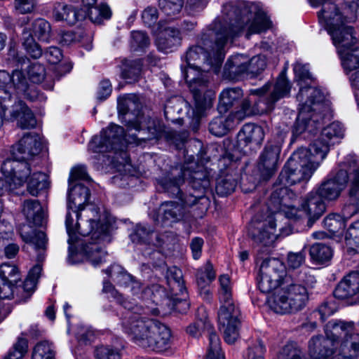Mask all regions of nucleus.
<instances>
[{"label": "nucleus", "instance_id": "2f4dec72", "mask_svg": "<svg viewBox=\"0 0 359 359\" xmlns=\"http://www.w3.org/2000/svg\"><path fill=\"white\" fill-rule=\"evenodd\" d=\"M264 138V131L262 127L255 123H245L238 134L241 144L245 145L254 144L259 146Z\"/></svg>", "mask_w": 359, "mask_h": 359}, {"label": "nucleus", "instance_id": "a18cd8bd", "mask_svg": "<svg viewBox=\"0 0 359 359\" xmlns=\"http://www.w3.org/2000/svg\"><path fill=\"white\" fill-rule=\"evenodd\" d=\"M13 91L10 83L0 86V109L8 111L9 113L13 107L18 103Z\"/></svg>", "mask_w": 359, "mask_h": 359}, {"label": "nucleus", "instance_id": "603ef678", "mask_svg": "<svg viewBox=\"0 0 359 359\" xmlns=\"http://www.w3.org/2000/svg\"><path fill=\"white\" fill-rule=\"evenodd\" d=\"M184 0H159L158 7L162 13L168 17H175L183 7Z\"/></svg>", "mask_w": 359, "mask_h": 359}, {"label": "nucleus", "instance_id": "de8ad7c7", "mask_svg": "<svg viewBox=\"0 0 359 359\" xmlns=\"http://www.w3.org/2000/svg\"><path fill=\"white\" fill-rule=\"evenodd\" d=\"M55 355L53 344L48 341H41L33 348L32 359H55Z\"/></svg>", "mask_w": 359, "mask_h": 359}, {"label": "nucleus", "instance_id": "0eeeda50", "mask_svg": "<svg viewBox=\"0 0 359 359\" xmlns=\"http://www.w3.org/2000/svg\"><path fill=\"white\" fill-rule=\"evenodd\" d=\"M126 311L123 314L122 326L124 332L137 345L143 347L150 332L156 329V320L143 316L145 314L157 316L160 313L158 307L150 309L149 306H133L130 302H120Z\"/></svg>", "mask_w": 359, "mask_h": 359}, {"label": "nucleus", "instance_id": "39448f33", "mask_svg": "<svg viewBox=\"0 0 359 359\" xmlns=\"http://www.w3.org/2000/svg\"><path fill=\"white\" fill-rule=\"evenodd\" d=\"M294 72L299 80L300 89L297 95L299 109L292 130L293 135L298 136L304 133L315 134L329 113L328 104L324 102V93L319 88L303 86V81L311 79L307 65L296 63Z\"/></svg>", "mask_w": 359, "mask_h": 359}, {"label": "nucleus", "instance_id": "ddd939ff", "mask_svg": "<svg viewBox=\"0 0 359 359\" xmlns=\"http://www.w3.org/2000/svg\"><path fill=\"white\" fill-rule=\"evenodd\" d=\"M291 233L289 228H282L280 233H276V224L273 216L267 217L263 221L252 223L250 234L255 243L259 246L258 251L267 252L278 236H285Z\"/></svg>", "mask_w": 359, "mask_h": 359}, {"label": "nucleus", "instance_id": "4d7b16f0", "mask_svg": "<svg viewBox=\"0 0 359 359\" xmlns=\"http://www.w3.org/2000/svg\"><path fill=\"white\" fill-rule=\"evenodd\" d=\"M13 90H16L18 93H24L28 88V82L24 74L19 70L13 71L11 76V81Z\"/></svg>", "mask_w": 359, "mask_h": 359}, {"label": "nucleus", "instance_id": "423d86ee", "mask_svg": "<svg viewBox=\"0 0 359 359\" xmlns=\"http://www.w3.org/2000/svg\"><path fill=\"white\" fill-rule=\"evenodd\" d=\"M340 168L336 173L330 174L313 190L323 201H334L337 200L341 192L349 184L348 194L351 189L352 183L356 182L359 187V161L353 155H348L340 163ZM359 198V191L356 194Z\"/></svg>", "mask_w": 359, "mask_h": 359}, {"label": "nucleus", "instance_id": "393cba45", "mask_svg": "<svg viewBox=\"0 0 359 359\" xmlns=\"http://www.w3.org/2000/svg\"><path fill=\"white\" fill-rule=\"evenodd\" d=\"M155 326L156 329L149 332L146 340L147 343L142 348L154 351H163L168 346L171 336L170 331L165 325L157 320L155 323Z\"/></svg>", "mask_w": 359, "mask_h": 359}, {"label": "nucleus", "instance_id": "69168bd1", "mask_svg": "<svg viewBox=\"0 0 359 359\" xmlns=\"http://www.w3.org/2000/svg\"><path fill=\"white\" fill-rule=\"evenodd\" d=\"M78 180H90V177L87 173L86 168L84 165H76L71 170L68 180L69 186L71 187L72 184Z\"/></svg>", "mask_w": 359, "mask_h": 359}, {"label": "nucleus", "instance_id": "13d9d810", "mask_svg": "<svg viewBox=\"0 0 359 359\" xmlns=\"http://www.w3.org/2000/svg\"><path fill=\"white\" fill-rule=\"evenodd\" d=\"M27 74L32 82L39 83L43 81L46 69L40 63L34 62L29 67Z\"/></svg>", "mask_w": 359, "mask_h": 359}, {"label": "nucleus", "instance_id": "58836bf2", "mask_svg": "<svg viewBox=\"0 0 359 359\" xmlns=\"http://www.w3.org/2000/svg\"><path fill=\"white\" fill-rule=\"evenodd\" d=\"M160 211L165 222L172 223L180 220L185 212L184 208L180 203L168 201L161 204Z\"/></svg>", "mask_w": 359, "mask_h": 359}, {"label": "nucleus", "instance_id": "ea45409f", "mask_svg": "<svg viewBox=\"0 0 359 359\" xmlns=\"http://www.w3.org/2000/svg\"><path fill=\"white\" fill-rule=\"evenodd\" d=\"M196 276L198 285L204 289L203 292H201V294L209 299L210 292L209 290L205 289V287L215 278V272L212 264L210 262H207L203 267L197 271Z\"/></svg>", "mask_w": 359, "mask_h": 359}, {"label": "nucleus", "instance_id": "f3484780", "mask_svg": "<svg viewBox=\"0 0 359 359\" xmlns=\"http://www.w3.org/2000/svg\"><path fill=\"white\" fill-rule=\"evenodd\" d=\"M133 243L146 244L156 248H167L175 241L172 232L160 234L155 232L149 226L138 224L130 234Z\"/></svg>", "mask_w": 359, "mask_h": 359}, {"label": "nucleus", "instance_id": "c85d7f7f", "mask_svg": "<svg viewBox=\"0 0 359 359\" xmlns=\"http://www.w3.org/2000/svg\"><path fill=\"white\" fill-rule=\"evenodd\" d=\"M248 58L246 55L237 54L232 55L226 62L224 68V77L231 81L238 80L248 73Z\"/></svg>", "mask_w": 359, "mask_h": 359}, {"label": "nucleus", "instance_id": "37998d69", "mask_svg": "<svg viewBox=\"0 0 359 359\" xmlns=\"http://www.w3.org/2000/svg\"><path fill=\"white\" fill-rule=\"evenodd\" d=\"M309 255L313 262L323 264L330 261L332 250L326 244L316 243L310 247Z\"/></svg>", "mask_w": 359, "mask_h": 359}, {"label": "nucleus", "instance_id": "412c9836", "mask_svg": "<svg viewBox=\"0 0 359 359\" xmlns=\"http://www.w3.org/2000/svg\"><path fill=\"white\" fill-rule=\"evenodd\" d=\"M300 208L308 217L307 226L311 227L325 213L326 204L316 192L311 191L302 199Z\"/></svg>", "mask_w": 359, "mask_h": 359}, {"label": "nucleus", "instance_id": "79ce46f5", "mask_svg": "<svg viewBox=\"0 0 359 359\" xmlns=\"http://www.w3.org/2000/svg\"><path fill=\"white\" fill-rule=\"evenodd\" d=\"M21 41L22 45L26 50L27 53L29 54L32 57L37 59L42 55V49L41 46L35 41L31 31V28L25 27L23 29Z\"/></svg>", "mask_w": 359, "mask_h": 359}, {"label": "nucleus", "instance_id": "bf43d9fd", "mask_svg": "<svg viewBox=\"0 0 359 359\" xmlns=\"http://www.w3.org/2000/svg\"><path fill=\"white\" fill-rule=\"evenodd\" d=\"M337 309V307L334 301H325L319 306L315 313L318 314L320 319L323 322L327 318L332 315Z\"/></svg>", "mask_w": 359, "mask_h": 359}, {"label": "nucleus", "instance_id": "72a5a7b5", "mask_svg": "<svg viewBox=\"0 0 359 359\" xmlns=\"http://www.w3.org/2000/svg\"><path fill=\"white\" fill-rule=\"evenodd\" d=\"M166 278L170 290L175 296H182L181 299L187 297V288L184 285L183 275L181 269L172 266L167 269Z\"/></svg>", "mask_w": 359, "mask_h": 359}, {"label": "nucleus", "instance_id": "20e7f679", "mask_svg": "<svg viewBox=\"0 0 359 359\" xmlns=\"http://www.w3.org/2000/svg\"><path fill=\"white\" fill-rule=\"evenodd\" d=\"M118 110L121 114L125 116L128 132L134 130L138 134L127 135L123 127L111 124L99 136L93 137L88 144V149L92 152L122 151L128 144L138 145L142 142L157 137L161 133L159 121L142 111V104L137 95L128 94L119 97Z\"/></svg>", "mask_w": 359, "mask_h": 359}, {"label": "nucleus", "instance_id": "5fc2aeb1", "mask_svg": "<svg viewBox=\"0 0 359 359\" xmlns=\"http://www.w3.org/2000/svg\"><path fill=\"white\" fill-rule=\"evenodd\" d=\"M266 67V58L263 55H257L252 57L248 62V73L255 76L260 74Z\"/></svg>", "mask_w": 359, "mask_h": 359}, {"label": "nucleus", "instance_id": "a211bd4d", "mask_svg": "<svg viewBox=\"0 0 359 359\" xmlns=\"http://www.w3.org/2000/svg\"><path fill=\"white\" fill-rule=\"evenodd\" d=\"M204 327L208 332L209 346L205 359H225L224 354L221 348L219 337L213 330L212 325L206 320L195 322L187 328V332L192 337H198L201 335L202 327Z\"/></svg>", "mask_w": 359, "mask_h": 359}, {"label": "nucleus", "instance_id": "dca6fc26", "mask_svg": "<svg viewBox=\"0 0 359 359\" xmlns=\"http://www.w3.org/2000/svg\"><path fill=\"white\" fill-rule=\"evenodd\" d=\"M344 136L342 125L339 122H333L324 128L320 137L309 146L312 154L323 161L332 145L338 143Z\"/></svg>", "mask_w": 359, "mask_h": 359}, {"label": "nucleus", "instance_id": "774afa93", "mask_svg": "<svg viewBox=\"0 0 359 359\" xmlns=\"http://www.w3.org/2000/svg\"><path fill=\"white\" fill-rule=\"evenodd\" d=\"M266 351L264 344L259 341L257 344L248 348L247 359H264V354Z\"/></svg>", "mask_w": 359, "mask_h": 359}, {"label": "nucleus", "instance_id": "c9c22d12", "mask_svg": "<svg viewBox=\"0 0 359 359\" xmlns=\"http://www.w3.org/2000/svg\"><path fill=\"white\" fill-rule=\"evenodd\" d=\"M22 213L30 224L35 226L42 224L44 212L39 201L25 200L22 204Z\"/></svg>", "mask_w": 359, "mask_h": 359}, {"label": "nucleus", "instance_id": "3c124183", "mask_svg": "<svg viewBox=\"0 0 359 359\" xmlns=\"http://www.w3.org/2000/svg\"><path fill=\"white\" fill-rule=\"evenodd\" d=\"M31 31L39 40L48 41L50 36L51 27L48 21L39 18L33 22Z\"/></svg>", "mask_w": 359, "mask_h": 359}, {"label": "nucleus", "instance_id": "6e6552de", "mask_svg": "<svg viewBox=\"0 0 359 359\" xmlns=\"http://www.w3.org/2000/svg\"><path fill=\"white\" fill-rule=\"evenodd\" d=\"M318 17L320 20H325L327 32L339 55H341L356 43L357 39L354 36L353 28L346 24L348 22L346 18L343 17L334 4H325Z\"/></svg>", "mask_w": 359, "mask_h": 359}, {"label": "nucleus", "instance_id": "6ab92c4d", "mask_svg": "<svg viewBox=\"0 0 359 359\" xmlns=\"http://www.w3.org/2000/svg\"><path fill=\"white\" fill-rule=\"evenodd\" d=\"M335 298L347 300L350 304L359 302V271H353L346 276L334 290Z\"/></svg>", "mask_w": 359, "mask_h": 359}, {"label": "nucleus", "instance_id": "4c0bfd02", "mask_svg": "<svg viewBox=\"0 0 359 359\" xmlns=\"http://www.w3.org/2000/svg\"><path fill=\"white\" fill-rule=\"evenodd\" d=\"M243 96L242 90L232 88L224 90L219 99L217 109L219 114L226 113Z\"/></svg>", "mask_w": 359, "mask_h": 359}, {"label": "nucleus", "instance_id": "c756f323", "mask_svg": "<svg viewBox=\"0 0 359 359\" xmlns=\"http://www.w3.org/2000/svg\"><path fill=\"white\" fill-rule=\"evenodd\" d=\"M83 10L86 11L88 17L94 24L100 25L104 20L110 19L111 10L109 5L102 3L96 6L97 0H81Z\"/></svg>", "mask_w": 359, "mask_h": 359}, {"label": "nucleus", "instance_id": "f8f14e48", "mask_svg": "<svg viewBox=\"0 0 359 359\" xmlns=\"http://www.w3.org/2000/svg\"><path fill=\"white\" fill-rule=\"evenodd\" d=\"M271 88V83H267L260 88L250 90L252 95H256L259 97L257 100L253 101L255 109H257L259 106L266 108V111L261 114L271 112L274 109L276 102L290 93V85L284 72H282L278 77L269 97H264V95L269 91Z\"/></svg>", "mask_w": 359, "mask_h": 359}, {"label": "nucleus", "instance_id": "f704fd0d", "mask_svg": "<svg viewBox=\"0 0 359 359\" xmlns=\"http://www.w3.org/2000/svg\"><path fill=\"white\" fill-rule=\"evenodd\" d=\"M22 240L28 244L34 246V249L38 252L37 261L42 262L44 259L43 251L46 250L47 238L44 232L41 231L32 230L29 232H21Z\"/></svg>", "mask_w": 359, "mask_h": 359}, {"label": "nucleus", "instance_id": "f03ea898", "mask_svg": "<svg viewBox=\"0 0 359 359\" xmlns=\"http://www.w3.org/2000/svg\"><path fill=\"white\" fill-rule=\"evenodd\" d=\"M90 195L89 189L83 184L69 188L67 207L73 210L76 220L74 222L70 212L67 213L65 225L69 244L68 260L74 264L86 257L93 265L97 266L107 255L100 244L111 241L110 225L107 222L100 224L94 219H89L81 225L79 223V210H83L88 203Z\"/></svg>", "mask_w": 359, "mask_h": 359}, {"label": "nucleus", "instance_id": "338daca9", "mask_svg": "<svg viewBox=\"0 0 359 359\" xmlns=\"http://www.w3.org/2000/svg\"><path fill=\"white\" fill-rule=\"evenodd\" d=\"M191 183L193 189L200 191L208 186L207 177L203 173L195 172L191 175Z\"/></svg>", "mask_w": 359, "mask_h": 359}, {"label": "nucleus", "instance_id": "0e129e2a", "mask_svg": "<svg viewBox=\"0 0 359 359\" xmlns=\"http://www.w3.org/2000/svg\"><path fill=\"white\" fill-rule=\"evenodd\" d=\"M96 359H121L119 352L109 346H100L95 351Z\"/></svg>", "mask_w": 359, "mask_h": 359}, {"label": "nucleus", "instance_id": "cd10ccee", "mask_svg": "<svg viewBox=\"0 0 359 359\" xmlns=\"http://www.w3.org/2000/svg\"><path fill=\"white\" fill-rule=\"evenodd\" d=\"M9 114L10 121L16 120L18 126L22 129H32L37 124L34 114L22 101H18Z\"/></svg>", "mask_w": 359, "mask_h": 359}, {"label": "nucleus", "instance_id": "f257e3e1", "mask_svg": "<svg viewBox=\"0 0 359 359\" xmlns=\"http://www.w3.org/2000/svg\"><path fill=\"white\" fill-rule=\"evenodd\" d=\"M255 6L246 1L226 4L223 7V18L215 20L211 27L203 32L198 44L187 52L188 69L183 71L194 100V118L198 121L206 115L213 104L215 93L206 90L209 82L207 72L218 73L223 62L226 43L247 29L246 37L265 32L271 22L263 13L256 12Z\"/></svg>", "mask_w": 359, "mask_h": 359}, {"label": "nucleus", "instance_id": "6e6d98bb", "mask_svg": "<svg viewBox=\"0 0 359 359\" xmlns=\"http://www.w3.org/2000/svg\"><path fill=\"white\" fill-rule=\"evenodd\" d=\"M131 46L135 50H144L150 45V39L147 33L142 31L131 32Z\"/></svg>", "mask_w": 359, "mask_h": 359}, {"label": "nucleus", "instance_id": "1a4fd4ad", "mask_svg": "<svg viewBox=\"0 0 359 359\" xmlns=\"http://www.w3.org/2000/svg\"><path fill=\"white\" fill-rule=\"evenodd\" d=\"M322 161L309 149L301 147L288 159L279 175V181L284 186L308 181Z\"/></svg>", "mask_w": 359, "mask_h": 359}, {"label": "nucleus", "instance_id": "aec40b11", "mask_svg": "<svg viewBox=\"0 0 359 359\" xmlns=\"http://www.w3.org/2000/svg\"><path fill=\"white\" fill-rule=\"evenodd\" d=\"M21 280L18 267L8 263L0 266V299H12L15 287Z\"/></svg>", "mask_w": 359, "mask_h": 359}, {"label": "nucleus", "instance_id": "680f3d73", "mask_svg": "<svg viewBox=\"0 0 359 359\" xmlns=\"http://www.w3.org/2000/svg\"><path fill=\"white\" fill-rule=\"evenodd\" d=\"M220 284L219 300L232 299L230 278L227 275H222L219 278Z\"/></svg>", "mask_w": 359, "mask_h": 359}, {"label": "nucleus", "instance_id": "8fccbe9b", "mask_svg": "<svg viewBox=\"0 0 359 359\" xmlns=\"http://www.w3.org/2000/svg\"><path fill=\"white\" fill-rule=\"evenodd\" d=\"M28 351V341L24 337H18L16 341L4 356V359H22Z\"/></svg>", "mask_w": 359, "mask_h": 359}, {"label": "nucleus", "instance_id": "09e8293b", "mask_svg": "<svg viewBox=\"0 0 359 359\" xmlns=\"http://www.w3.org/2000/svg\"><path fill=\"white\" fill-rule=\"evenodd\" d=\"M340 55L341 65L346 74L359 68V48H355Z\"/></svg>", "mask_w": 359, "mask_h": 359}, {"label": "nucleus", "instance_id": "052dcab7", "mask_svg": "<svg viewBox=\"0 0 359 359\" xmlns=\"http://www.w3.org/2000/svg\"><path fill=\"white\" fill-rule=\"evenodd\" d=\"M12 226L6 222H0V255L3 253L5 245L12 240Z\"/></svg>", "mask_w": 359, "mask_h": 359}, {"label": "nucleus", "instance_id": "473e14b6", "mask_svg": "<svg viewBox=\"0 0 359 359\" xmlns=\"http://www.w3.org/2000/svg\"><path fill=\"white\" fill-rule=\"evenodd\" d=\"M42 271L41 265L39 264L34 266L25 280L22 285H16L15 287V294L20 298H27L34 292L36 288L39 278Z\"/></svg>", "mask_w": 359, "mask_h": 359}, {"label": "nucleus", "instance_id": "4468645a", "mask_svg": "<svg viewBox=\"0 0 359 359\" xmlns=\"http://www.w3.org/2000/svg\"><path fill=\"white\" fill-rule=\"evenodd\" d=\"M38 158H26V156L6 159L1 165V171L6 178H10L15 186H21L27 181L28 177L35 171Z\"/></svg>", "mask_w": 359, "mask_h": 359}, {"label": "nucleus", "instance_id": "5701e85b", "mask_svg": "<svg viewBox=\"0 0 359 359\" xmlns=\"http://www.w3.org/2000/svg\"><path fill=\"white\" fill-rule=\"evenodd\" d=\"M42 143L39 135L35 133H29L25 134L16 144L13 147V155L21 154L22 156H26V158H38L36 157L41 151Z\"/></svg>", "mask_w": 359, "mask_h": 359}, {"label": "nucleus", "instance_id": "e2e57ef3", "mask_svg": "<svg viewBox=\"0 0 359 359\" xmlns=\"http://www.w3.org/2000/svg\"><path fill=\"white\" fill-rule=\"evenodd\" d=\"M66 14L67 15L65 17V21L70 25H73L77 21L84 20L88 17L86 11H84L83 8L78 10L72 6H70V8Z\"/></svg>", "mask_w": 359, "mask_h": 359}, {"label": "nucleus", "instance_id": "bb28decb", "mask_svg": "<svg viewBox=\"0 0 359 359\" xmlns=\"http://www.w3.org/2000/svg\"><path fill=\"white\" fill-rule=\"evenodd\" d=\"M186 172L182 168L172 169L169 173L157 180L158 184L163 191L177 197L180 194V186L184 182Z\"/></svg>", "mask_w": 359, "mask_h": 359}, {"label": "nucleus", "instance_id": "b1692460", "mask_svg": "<svg viewBox=\"0 0 359 359\" xmlns=\"http://www.w3.org/2000/svg\"><path fill=\"white\" fill-rule=\"evenodd\" d=\"M316 336L309 342V353L312 359H326L334 353L336 341L335 337L328 336Z\"/></svg>", "mask_w": 359, "mask_h": 359}, {"label": "nucleus", "instance_id": "c03bdc74", "mask_svg": "<svg viewBox=\"0 0 359 359\" xmlns=\"http://www.w3.org/2000/svg\"><path fill=\"white\" fill-rule=\"evenodd\" d=\"M142 62L141 59H125L122 62L121 75L125 79L133 81H137L142 71Z\"/></svg>", "mask_w": 359, "mask_h": 359}, {"label": "nucleus", "instance_id": "2eb2a0df", "mask_svg": "<svg viewBox=\"0 0 359 359\" xmlns=\"http://www.w3.org/2000/svg\"><path fill=\"white\" fill-rule=\"evenodd\" d=\"M358 191L359 187L353 180L349 193V199L342 209L341 215L331 214L323 219V225L330 232L336 233L342 231L346 226V221L359 211V198L356 195Z\"/></svg>", "mask_w": 359, "mask_h": 359}, {"label": "nucleus", "instance_id": "9b49d317", "mask_svg": "<svg viewBox=\"0 0 359 359\" xmlns=\"http://www.w3.org/2000/svg\"><path fill=\"white\" fill-rule=\"evenodd\" d=\"M218 311V323L220 331L223 333L224 341L232 344L239 337L240 311L233 302L232 299L221 300Z\"/></svg>", "mask_w": 359, "mask_h": 359}, {"label": "nucleus", "instance_id": "864d4df0", "mask_svg": "<svg viewBox=\"0 0 359 359\" xmlns=\"http://www.w3.org/2000/svg\"><path fill=\"white\" fill-rule=\"evenodd\" d=\"M278 359H306L302 351L294 343L285 345L278 354Z\"/></svg>", "mask_w": 359, "mask_h": 359}, {"label": "nucleus", "instance_id": "a19ab883", "mask_svg": "<svg viewBox=\"0 0 359 359\" xmlns=\"http://www.w3.org/2000/svg\"><path fill=\"white\" fill-rule=\"evenodd\" d=\"M29 177L27 189L32 196H37L41 191L48 187V176L45 173L35 170Z\"/></svg>", "mask_w": 359, "mask_h": 359}, {"label": "nucleus", "instance_id": "7ed1b4c3", "mask_svg": "<svg viewBox=\"0 0 359 359\" xmlns=\"http://www.w3.org/2000/svg\"><path fill=\"white\" fill-rule=\"evenodd\" d=\"M316 283L315 276L306 269L287 276L285 265L278 259H266L260 266L258 287L262 292L269 293L283 285L270 302V306L276 313L302 310L309 299V290L314 287Z\"/></svg>", "mask_w": 359, "mask_h": 359}, {"label": "nucleus", "instance_id": "9d476101", "mask_svg": "<svg viewBox=\"0 0 359 359\" xmlns=\"http://www.w3.org/2000/svg\"><path fill=\"white\" fill-rule=\"evenodd\" d=\"M325 330L328 336L335 337L336 343L339 338L344 337L340 345V355L350 358L359 355V334L355 332L353 322L330 321Z\"/></svg>", "mask_w": 359, "mask_h": 359}, {"label": "nucleus", "instance_id": "49530a36", "mask_svg": "<svg viewBox=\"0 0 359 359\" xmlns=\"http://www.w3.org/2000/svg\"><path fill=\"white\" fill-rule=\"evenodd\" d=\"M236 184L237 180L234 176L231 174H226L217 179L215 190L219 196H225L235 190Z\"/></svg>", "mask_w": 359, "mask_h": 359}, {"label": "nucleus", "instance_id": "a878e982", "mask_svg": "<svg viewBox=\"0 0 359 359\" xmlns=\"http://www.w3.org/2000/svg\"><path fill=\"white\" fill-rule=\"evenodd\" d=\"M289 190L286 187H280L274 190L270 196L268 202V208L271 212L285 211L286 208L290 209L287 212L289 217L297 218L298 210L292 206L289 203Z\"/></svg>", "mask_w": 359, "mask_h": 359}, {"label": "nucleus", "instance_id": "e433bc0d", "mask_svg": "<svg viewBox=\"0 0 359 359\" xmlns=\"http://www.w3.org/2000/svg\"><path fill=\"white\" fill-rule=\"evenodd\" d=\"M235 126V116L219 115L215 117L209 123V131L217 137L225 135Z\"/></svg>", "mask_w": 359, "mask_h": 359}, {"label": "nucleus", "instance_id": "7c9ffc66", "mask_svg": "<svg viewBox=\"0 0 359 359\" xmlns=\"http://www.w3.org/2000/svg\"><path fill=\"white\" fill-rule=\"evenodd\" d=\"M182 37L179 29L174 27L165 28L156 39L158 49L164 53L175 50L181 44Z\"/></svg>", "mask_w": 359, "mask_h": 359}, {"label": "nucleus", "instance_id": "4be33fe9", "mask_svg": "<svg viewBox=\"0 0 359 359\" xmlns=\"http://www.w3.org/2000/svg\"><path fill=\"white\" fill-rule=\"evenodd\" d=\"M280 149L276 145H266L259 156L257 168L263 180H269L276 171Z\"/></svg>", "mask_w": 359, "mask_h": 359}]
</instances>
